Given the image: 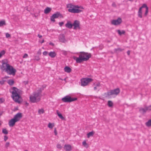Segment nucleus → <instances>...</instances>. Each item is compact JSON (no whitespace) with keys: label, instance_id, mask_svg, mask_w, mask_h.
Returning a JSON list of instances; mask_svg holds the SVG:
<instances>
[{"label":"nucleus","instance_id":"3","mask_svg":"<svg viewBox=\"0 0 151 151\" xmlns=\"http://www.w3.org/2000/svg\"><path fill=\"white\" fill-rule=\"evenodd\" d=\"M12 89L13 91L12 93V96L13 100L16 102L20 103L19 99L21 98V96L19 95L21 91L15 87H13Z\"/></svg>","mask_w":151,"mask_h":151},{"label":"nucleus","instance_id":"39","mask_svg":"<svg viewBox=\"0 0 151 151\" xmlns=\"http://www.w3.org/2000/svg\"><path fill=\"white\" fill-rule=\"evenodd\" d=\"M94 85L96 86L98 88H99L100 86V83L99 82H98L96 84H94Z\"/></svg>","mask_w":151,"mask_h":151},{"label":"nucleus","instance_id":"8","mask_svg":"<svg viewBox=\"0 0 151 151\" xmlns=\"http://www.w3.org/2000/svg\"><path fill=\"white\" fill-rule=\"evenodd\" d=\"M59 17L62 18V15L58 12H57L53 14L50 17L51 21L54 22L55 21V18H57Z\"/></svg>","mask_w":151,"mask_h":151},{"label":"nucleus","instance_id":"35","mask_svg":"<svg viewBox=\"0 0 151 151\" xmlns=\"http://www.w3.org/2000/svg\"><path fill=\"white\" fill-rule=\"evenodd\" d=\"M44 111L42 109H40L38 111V112L39 114H43L44 113Z\"/></svg>","mask_w":151,"mask_h":151},{"label":"nucleus","instance_id":"47","mask_svg":"<svg viewBox=\"0 0 151 151\" xmlns=\"http://www.w3.org/2000/svg\"><path fill=\"white\" fill-rule=\"evenodd\" d=\"M47 54H48V52L46 51H45L43 52V54L44 55L46 56L47 55Z\"/></svg>","mask_w":151,"mask_h":151},{"label":"nucleus","instance_id":"60","mask_svg":"<svg viewBox=\"0 0 151 151\" xmlns=\"http://www.w3.org/2000/svg\"><path fill=\"white\" fill-rule=\"evenodd\" d=\"M44 42V40L43 39L42 41L41 42H40V43L42 44Z\"/></svg>","mask_w":151,"mask_h":151},{"label":"nucleus","instance_id":"61","mask_svg":"<svg viewBox=\"0 0 151 151\" xmlns=\"http://www.w3.org/2000/svg\"><path fill=\"white\" fill-rule=\"evenodd\" d=\"M25 104L27 106H28L29 105V103L26 102L25 103Z\"/></svg>","mask_w":151,"mask_h":151},{"label":"nucleus","instance_id":"46","mask_svg":"<svg viewBox=\"0 0 151 151\" xmlns=\"http://www.w3.org/2000/svg\"><path fill=\"white\" fill-rule=\"evenodd\" d=\"M57 147L58 148L61 149L62 148V146L60 144H58L57 145Z\"/></svg>","mask_w":151,"mask_h":151},{"label":"nucleus","instance_id":"9","mask_svg":"<svg viewBox=\"0 0 151 151\" xmlns=\"http://www.w3.org/2000/svg\"><path fill=\"white\" fill-rule=\"evenodd\" d=\"M122 22V19L119 17L117 19H114L111 21V23L112 24L117 25L120 24Z\"/></svg>","mask_w":151,"mask_h":151},{"label":"nucleus","instance_id":"51","mask_svg":"<svg viewBox=\"0 0 151 151\" xmlns=\"http://www.w3.org/2000/svg\"><path fill=\"white\" fill-rule=\"evenodd\" d=\"M54 132L55 135H57V132L56 128H55L54 129Z\"/></svg>","mask_w":151,"mask_h":151},{"label":"nucleus","instance_id":"38","mask_svg":"<svg viewBox=\"0 0 151 151\" xmlns=\"http://www.w3.org/2000/svg\"><path fill=\"white\" fill-rule=\"evenodd\" d=\"M61 52L62 54L64 55H66L67 54V52L64 50H62Z\"/></svg>","mask_w":151,"mask_h":151},{"label":"nucleus","instance_id":"23","mask_svg":"<svg viewBox=\"0 0 151 151\" xmlns=\"http://www.w3.org/2000/svg\"><path fill=\"white\" fill-rule=\"evenodd\" d=\"M51 10V8L49 7H47L44 10V13L45 14H47L50 12Z\"/></svg>","mask_w":151,"mask_h":151},{"label":"nucleus","instance_id":"63","mask_svg":"<svg viewBox=\"0 0 151 151\" xmlns=\"http://www.w3.org/2000/svg\"><path fill=\"white\" fill-rule=\"evenodd\" d=\"M25 151H28L27 150H26Z\"/></svg>","mask_w":151,"mask_h":151},{"label":"nucleus","instance_id":"6","mask_svg":"<svg viewBox=\"0 0 151 151\" xmlns=\"http://www.w3.org/2000/svg\"><path fill=\"white\" fill-rule=\"evenodd\" d=\"M77 100V98H72L69 95L66 96L62 99V100L64 102H70Z\"/></svg>","mask_w":151,"mask_h":151},{"label":"nucleus","instance_id":"33","mask_svg":"<svg viewBox=\"0 0 151 151\" xmlns=\"http://www.w3.org/2000/svg\"><path fill=\"white\" fill-rule=\"evenodd\" d=\"M145 8L146 9H147V8H148V7L147 6L146 4H143L142 6L140 7L139 9H141L142 10V8Z\"/></svg>","mask_w":151,"mask_h":151},{"label":"nucleus","instance_id":"43","mask_svg":"<svg viewBox=\"0 0 151 151\" xmlns=\"http://www.w3.org/2000/svg\"><path fill=\"white\" fill-rule=\"evenodd\" d=\"M37 54L39 55H40L41 54V50L40 49H39L37 53Z\"/></svg>","mask_w":151,"mask_h":151},{"label":"nucleus","instance_id":"49","mask_svg":"<svg viewBox=\"0 0 151 151\" xmlns=\"http://www.w3.org/2000/svg\"><path fill=\"white\" fill-rule=\"evenodd\" d=\"M28 57V55L26 53H25L23 57V58H26Z\"/></svg>","mask_w":151,"mask_h":151},{"label":"nucleus","instance_id":"2","mask_svg":"<svg viewBox=\"0 0 151 151\" xmlns=\"http://www.w3.org/2000/svg\"><path fill=\"white\" fill-rule=\"evenodd\" d=\"M91 57V53L81 52H80V54L78 58L73 56V58L76 60V63H80L83 61H87Z\"/></svg>","mask_w":151,"mask_h":151},{"label":"nucleus","instance_id":"45","mask_svg":"<svg viewBox=\"0 0 151 151\" xmlns=\"http://www.w3.org/2000/svg\"><path fill=\"white\" fill-rule=\"evenodd\" d=\"M6 38H8L10 37V35L8 33H6Z\"/></svg>","mask_w":151,"mask_h":151},{"label":"nucleus","instance_id":"64","mask_svg":"<svg viewBox=\"0 0 151 151\" xmlns=\"http://www.w3.org/2000/svg\"><path fill=\"white\" fill-rule=\"evenodd\" d=\"M65 79H64V80H65Z\"/></svg>","mask_w":151,"mask_h":151},{"label":"nucleus","instance_id":"16","mask_svg":"<svg viewBox=\"0 0 151 151\" xmlns=\"http://www.w3.org/2000/svg\"><path fill=\"white\" fill-rule=\"evenodd\" d=\"M17 122L14 118L11 119L9 122V125L10 127L13 126L15 123Z\"/></svg>","mask_w":151,"mask_h":151},{"label":"nucleus","instance_id":"11","mask_svg":"<svg viewBox=\"0 0 151 151\" xmlns=\"http://www.w3.org/2000/svg\"><path fill=\"white\" fill-rule=\"evenodd\" d=\"M68 11L73 13H79L82 12V10L78 9H76L75 8H73L72 9H68Z\"/></svg>","mask_w":151,"mask_h":151},{"label":"nucleus","instance_id":"57","mask_svg":"<svg viewBox=\"0 0 151 151\" xmlns=\"http://www.w3.org/2000/svg\"><path fill=\"white\" fill-rule=\"evenodd\" d=\"M49 44L50 45H52V46H54V44L52 43V42H50L49 43Z\"/></svg>","mask_w":151,"mask_h":151},{"label":"nucleus","instance_id":"15","mask_svg":"<svg viewBox=\"0 0 151 151\" xmlns=\"http://www.w3.org/2000/svg\"><path fill=\"white\" fill-rule=\"evenodd\" d=\"M63 148L66 151H71L72 150L71 146L70 145H65Z\"/></svg>","mask_w":151,"mask_h":151},{"label":"nucleus","instance_id":"58","mask_svg":"<svg viewBox=\"0 0 151 151\" xmlns=\"http://www.w3.org/2000/svg\"><path fill=\"white\" fill-rule=\"evenodd\" d=\"M98 88L96 86H95L94 87V89L95 90H96L97 88Z\"/></svg>","mask_w":151,"mask_h":151},{"label":"nucleus","instance_id":"40","mask_svg":"<svg viewBox=\"0 0 151 151\" xmlns=\"http://www.w3.org/2000/svg\"><path fill=\"white\" fill-rule=\"evenodd\" d=\"M123 50V49H121L120 48H115L114 49V50L116 52L118 51H122Z\"/></svg>","mask_w":151,"mask_h":151},{"label":"nucleus","instance_id":"34","mask_svg":"<svg viewBox=\"0 0 151 151\" xmlns=\"http://www.w3.org/2000/svg\"><path fill=\"white\" fill-rule=\"evenodd\" d=\"M2 132L3 133L5 134H8V131L6 130V129H4L2 130Z\"/></svg>","mask_w":151,"mask_h":151},{"label":"nucleus","instance_id":"10","mask_svg":"<svg viewBox=\"0 0 151 151\" xmlns=\"http://www.w3.org/2000/svg\"><path fill=\"white\" fill-rule=\"evenodd\" d=\"M80 23L79 21L76 20L74 21L73 23V29H80Z\"/></svg>","mask_w":151,"mask_h":151},{"label":"nucleus","instance_id":"42","mask_svg":"<svg viewBox=\"0 0 151 151\" xmlns=\"http://www.w3.org/2000/svg\"><path fill=\"white\" fill-rule=\"evenodd\" d=\"M148 8H147L146 9L145 12L144 14V15L145 16H146L147 15L148 13Z\"/></svg>","mask_w":151,"mask_h":151},{"label":"nucleus","instance_id":"50","mask_svg":"<svg viewBox=\"0 0 151 151\" xmlns=\"http://www.w3.org/2000/svg\"><path fill=\"white\" fill-rule=\"evenodd\" d=\"M5 81L4 80H2L0 81V84L1 85L4 84Z\"/></svg>","mask_w":151,"mask_h":151},{"label":"nucleus","instance_id":"7","mask_svg":"<svg viewBox=\"0 0 151 151\" xmlns=\"http://www.w3.org/2000/svg\"><path fill=\"white\" fill-rule=\"evenodd\" d=\"M93 79L90 78H83L81 79V85L82 86H85L88 85V84L92 81Z\"/></svg>","mask_w":151,"mask_h":151},{"label":"nucleus","instance_id":"21","mask_svg":"<svg viewBox=\"0 0 151 151\" xmlns=\"http://www.w3.org/2000/svg\"><path fill=\"white\" fill-rule=\"evenodd\" d=\"M56 113L58 116L62 120H64L65 119L64 117L63 116L62 114L58 111V110H57L56 111Z\"/></svg>","mask_w":151,"mask_h":151},{"label":"nucleus","instance_id":"4","mask_svg":"<svg viewBox=\"0 0 151 151\" xmlns=\"http://www.w3.org/2000/svg\"><path fill=\"white\" fill-rule=\"evenodd\" d=\"M120 92V90L119 88H117L108 91L107 93H104V95L106 97L110 98L111 95H115L116 96Z\"/></svg>","mask_w":151,"mask_h":151},{"label":"nucleus","instance_id":"52","mask_svg":"<svg viewBox=\"0 0 151 151\" xmlns=\"http://www.w3.org/2000/svg\"><path fill=\"white\" fill-rule=\"evenodd\" d=\"M112 6L113 7H116V4L114 2L112 4Z\"/></svg>","mask_w":151,"mask_h":151},{"label":"nucleus","instance_id":"59","mask_svg":"<svg viewBox=\"0 0 151 151\" xmlns=\"http://www.w3.org/2000/svg\"><path fill=\"white\" fill-rule=\"evenodd\" d=\"M150 111H151V105L148 106Z\"/></svg>","mask_w":151,"mask_h":151},{"label":"nucleus","instance_id":"37","mask_svg":"<svg viewBox=\"0 0 151 151\" xmlns=\"http://www.w3.org/2000/svg\"><path fill=\"white\" fill-rule=\"evenodd\" d=\"M10 143L8 142H6L5 145V147L6 149H8V147L9 146Z\"/></svg>","mask_w":151,"mask_h":151},{"label":"nucleus","instance_id":"24","mask_svg":"<svg viewBox=\"0 0 151 151\" xmlns=\"http://www.w3.org/2000/svg\"><path fill=\"white\" fill-rule=\"evenodd\" d=\"M145 125L147 127H150L151 126V119H149L147 122L145 123Z\"/></svg>","mask_w":151,"mask_h":151},{"label":"nucleus","instance_id":"29","mask_svg":"<svg viewBox=\"0 0 151 151\" xmlns=\"http://www.w3.org/2000/svg\"><path fill=\"white\" fill-rule=\"evenodd\" d=\"M6 25L5 22L4 20L0 21V27H2L3 25Z\"/></svg>","mask_w":151,"mask_h":151},{"label":"nucleus","instance_id":"27","mask_svg":"<svg viewBox=\"0 0 151 151\" xmlns=\"http://www.w3.org/2000/svg\"><path fill=\"white\" fill-rule=\"evenodd\" d=\"M8 83L11 86L14 83V81L12 79L9 80L8 81Z\"/></svg>","mask_w":151,"mask_h":151},{"label":"nucleus","instance_id":"14","mask_svg":"<svg viewBox=\"0 0 151 151\" xmlns=\"http://www.w3.org/2000/svg\"><path fill=\"white\" fill-rule=\"evenodd\" d=\"M59 40L60 42L65 43L66 40L65 39V37L64 34H60L59 37Z\"/></svg>","mask_w":151,"mask_h":151},{"label":"nucleus","instance_id":"28","mask_svg":"<svg viewBox=\"0 0 151 151\" xmlns=\"http://www.w3.org/2000/svg\"><path fill=\"white\" fill-rule=\"evenodd\" d=\"M113 105V103L111 101H108V105L109 107H111Z\"/></svg>","mask_w":151,"mask_h":151},{"label":"nucleus","instance_id":"25","mask_svg":"<svg viewBox=\"0 0 151 151\" xmlns=\"http://www.w3.org/2000/svg\"><path fill=\"white\" fill-rule=\"evenodd\" d=\"M117 31L118 34L120 35H121L122 34H124L125 32V31L124 30H122L121 31L120 30H118Z\"/></svg>","mask_w":151,"mask_h":151},{"label":"nucleus","instance_id":"30","mask_svg":"<svg viewBox=\"0 0 151 151\" xmlns=\"http://www.w3.org/2000/svg\"><path fill=\"white\" fill-rule=\"evenodd\" d=\"M5 52H6L4 50H2L0 52V58L5 54Z\"/></svg>","mask_w":151,"mask_h":151},{"label":"nucleus","instance_id":"19","mask_svg":"<svg viewBox=\"0 0 151 151\" xmlns=\"http://www.w3.org/2000/svg\"><path fill=\"white\" fill-rule=\"evenodd\" d=\"M48 55L51 58H54L56 56V54L54 51H51L49 53Z\"/></svg>","mask_w":151,"mask_h":151},{"label":"nucleus","instance_id":"44","mask_svg":"<svg viewBox=\"0 0 151 151\" xmlns=\"http://www.w3.org/2000/svg\"><path fill=\"white\" fill-rule=\"evenodd\" d=\"M74 8H81L82 9H83V7L79 6L78 5H74Z\"/></svg>","mask_w":151,"mask_h":151},{"label":"nucleus","instance_id":"48","mask_svg":"<svg viewBox=\"0 0 151 151\" xmlns=\"http://www.w3.org/2000/svg\"><path fill=\"white\" fill-rule=\"evenodd\" d=\"M8 137L6 135H5L4 137V139L5 141H6V140L8 139Z\"/></svg>","mask_w":151,"mask_h":151},{"label":"nucleus","instance_id":"22","mask_svg":"<svg viewBox=\"0 0 151 151\" xmlns=\"http://www.w3.org/2000/svg\"><path fill=\"white\" fill-rule=\"evenodd\" d=\"M142 10L140 9H139L138 12V16L139 18H141L142 17Z\"/></svg>","mask_w":151,"mask_h":151},{"label":"nucleus","instance_id":"26","mask_svg":"<svg viewBox=\"0 0 151 151\" xmlns=\"http://www.w3.org/2000/svg\"><path fill=\"white\" fill-rule=\"evenodd\" d=\"M94 134V132H93V131H91L89 132L87 134V137L88 138H89L91 136H93Z\"/></svg>","mask_w":151,"mask_h":151},{"label":"nucleus","instance_id":"32","mask_svg":"<svg viewBox=\"0 0 151 151\" xmlns=\"http://www.w3.org/2000/svg\"><path fill=\"white\" fill-rule=\"evenodd\" d=\"M67 7L69 9H72V8H74V5L71 4H68L67 5Z\"/></svg>","mask_w":151,"mask_h":151},{"label":"nucleus","instance_id":"12","mask_svg":"<svg viewBox=\"0 0 151 151\" xmlns=\"http://www.w3.org/2000/svg\"><path fill=\"white\" fill-rule=\"evenodd\" d=\"M145 108H141L139 109V111L142 114H144L147 111H150L148 106L146 105L144 106Z\"/></svg>","mask_w":151,"mask_h":151},{"label":"nucleus","instance_id":"56","mask_svg":"<svg viewBox=\"0 0 151 151\" xmlns=\"http://www.w3.org/2000/svg\"><path fill=\"white\" fill-rule=\"evenodd\" d=\"M38 37L40 38H41L42 37V36L41 35H40L39 34H38L37 35Z\"/></svg>","mask_w":151,"mask_h":151},{"label":"nucleus","instance_id":"54","mask_svg":"<svg viewBox=\"0 0 151 151\" xmlns=\"http://www.w3.org/2000/svg\"><path fill=\"white\" fill-rule=\"evenodd\" d=\"M3 99L2 98H0V102L1 103H2L3 102Z\"/></svg>","mask_w":151,"mask_h":151},{"label":"nucleus","instance_id":"17","mask_svg":"<svg viewBox=\"0 0 151 151\" xmlns=\"http://www.w3.org/2000/svg\"><path fill=\"white\" fill-rule=\"evenodd\" d=\"M7 64H9L5 62H3L2 63L1 68V70L2 71H6V68H7L6 65Z\"/></svg>","mask_w":151,"mask_h":151},{"label":"nucleus","instance_id":"1","mask_svg":"<svg viewBox=\"0 0 151 151\" xmlns=\"http://www.w3.org/2000/svg\"><path fill=\"white\" fill-rule=\"evenodd\" d=\"M46 85H43L37 90V91L34 92L30 96L29 100L30 102L34 103L40 101L42 96V91L46 88Z\"/></svg>","mask_w":151,"mask_h":151},{"label":"nucleus","instance_id":"13","mask_svg":"<svg viewBox=\"0 0 151 151\" xmlns=\"http://www.w3.org/2000/svg\"><path fill=\"white\" fill-rule=\"evenodd\" d=\"M22 117V113H18L14 116V118L17 122H18L19 121Z\"/></svg>","mask_w":151,"mask_h":151},{"label":"nucleus","instance_id":"36","mask_svg":"<svg viewBox=\"0 0 151 151\" xmlns=\"http://www.w3.org/2000/svg\"><path fill=\"white\" fill-rule=\"evenodd\" d=\"M82 144L83 146H84L85 147H88V145L87 143H86V141H83L82 142Z\"/></svg>","mask_w":151,"mask_h":151},{"label":"nucleus","instance_id":"41","mask_svg":"<svg viewBox=\"0 0 151 151\" xmlns=\"http://www.w3.org/2000/svg\"><path fill=\"white\" fill-rule=\"evenodd\" d=\"M34 60H36L37 61H39L40 60V58L38 56H35Z\"/></svg>","mask_w":151,"mask_h":151},{"label":"nucleus","instance_id":"18","mask_svg":"<svg viewBox=\"0 0 151 151\" xmlns=\"http://www.w3.org/2000/svg\"><path fill=\"white\" fill-rule=\"evenodd\" d=\"M65 27L70 29H71L73 26V24H72L70 23V21H68L65 24Z\"/></svg>","mask_w":151,"mask_h":151},{"label":"nucleus","instance_id":"62","mask_svg":"<svg viewBox=\"0 0 151 151\" xmlns=\"http://www.w3.org/2000/svg\"><path fill=\"white\" fill-rule=\"evenodd\" d=\"M59 79L61 80H63L62 79H61V78H60Z\"/></svg>","mask_w":151,"mask_h":151},{"label":"nucleus","instance_id":"20","mask_svg":"<svg viewBox=\"0 0 151 151\" xmlns=\"http://www.w3.org/2000/svg\"><path fill=\"white\" fill-rule=\"evenodd\" d=\"M64 69L65 71L68 73H70L71 71V69L69 67L67 66H65Z\"/></svg>","mask_w":151,"mask_h":151},{"label":"nucleus","instance_id":"5","mask_svg":"<svg viewBox=\"0 0 151 151\" xmlns=\"http://www.w3.org/2000/svg\"><path fill=\"white\" fill-rule=\"evenodd\" d=\"M6 66L7 68L5 72L9 75L14 76L16 72V69L14 68L12 66L10 65L9 64H7Z\"/></svg>","mask_w":151,"mask_h":151},{"label":"nucleus","instance_id":"55","mask_svg":"<svg viewBox=\"0 0 151 151\" xmlns=\"http://www.w3.org/2000/svg\"><path fill=\"white\" fill-rule=\"evenodd\" d=\"M127 55H129L130 54V51L129 50H128L127 52Z\"/></svg>","mask_w":151,"mask_h":151},{"label":"nucleus","instance_id":"53","mask_svg":"<svg viewBox=\"0 0 151 151\" xmlns=\"http://www.w3.org/2000/svg\"><path fill=\"white\" fill-rule=\"evenodd\" d=\"M63 24H64V23L63 22H60L59 23V24L60 26V27L62 26Z\"/></svg>","mask_w":151,"mask_h":151},{"label":"nucleus","instance_id":"31","mask_svg":"<svg viewBox=\"0 0 151 151\" xmlns=\"http://www.w3.org/2000/svg\"><path fill=\"white\" fill-rule=\"evenodd\" d=\"M54 126V124H52L51 123H49L48 125V127L52 129Z\"/></svg>","mask_w":151,"mask_h":151}]
</instances>
